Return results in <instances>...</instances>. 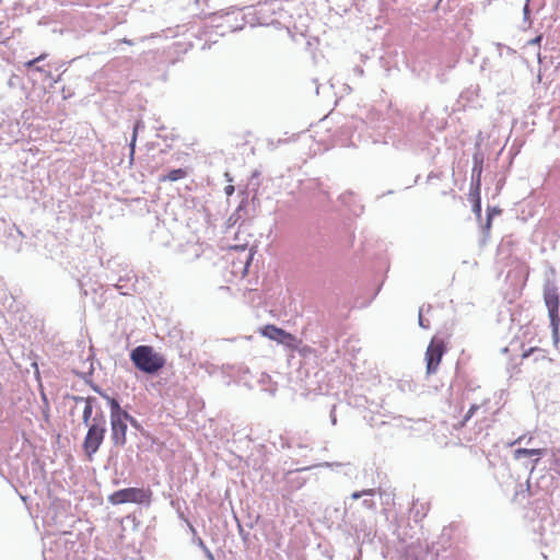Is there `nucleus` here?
I'll use <instances>...</instances> for the list:
<instances>
[{
    "label": "nucleus",
    "instance_id": "nucleus-1",
    "mask_svg": "<svg viewBox=\"0 0 560 560\" xmlns=\"http://www.w3.org/2000/svg\"><path fill=\"white\" fill-rule=\"evenodd\" d=\"M103 397L110 409L112 441L116 446H124L127 442V422L136 423V420L120 407L117 399L108 396L101 389H95Z\"/></svg>",
    "mask_w": 560,
    "mask_h": 560
},
{
    "label": "nucleus",
    "instance_id": "nucleus-2",
    "mask_svg": "<svg viewBox=\"0 0 560 560\" xmlns=\"http://www.w3.org/2000/svg\"><path fill=\"white\" fill-rule=\"evenodd\" d=\"M133 365L147 374H155L164 368L166 360L151 346H138L130 352Z\"/></svg>",
    "mask_w": 560,
    "mask_h": 560
},
{
    "label": "nucleus",
    "instance_id": "nucleus-3",
    "mask_svg": "<svg viewBox=\"0 0 560 560\" xmlns=\"http://www.w3.org/2000/svg\"><path fill=\"white\" fill-rule=\"evenodd\" d=\"M106 433V420L103 412L93 417L92 423L88 428L82 448L89 460L93 459L94 454L102 445Z\"/></svg>",
    "mask_w": 560,
    "mask_h": 560
},
{
    "label": "nucleus",
    "instance_id": "nucleus-4",
    "mask_svg": "<svg viewBox=\"0 0 560 560\" xmlns=\"http://www.w3.org/2000/svg\"><path fill=\"white\" fill-rule=\"evenodd\" d=\"M254 255V247H249L247 244L231 246L225 256L231 265V272L235 277L244 278L248 272Z\"/></svg>",
    "mask_w": 560,
    "mask_h": 560
},
{
    "label": "nucleus",
    "instance_id": "nucleus-5",
    "mask_svg": "<svg viewBox=\"0 0 560 560\" xmlns=\"http://www.w3.org/2000/svg\"><path fill=\"white\" fill-rule=\"evenodd\" d=\"M152 492L150 489L143 488H126L118 491L113 492L108 497V501L114 504H124V503H149L151 501Z\"/></svg>",
    "mask_w": 560,
    "mask_h": 560
},
{
    "label": "nucleus",
    "instance_id": "nucleus-6",
    "mask_svg": "<svg viewBox=\"0 0 560 560\" xmlns=\"http://www.w3.org/2000/svg\"><path fill=\"white\" fill-rule=\"evenodd\" d=\"M446 349V341L442 337L434 336L431 339L424 355L428 375L436 373Z\"/></svg>",
    "mask_w": 560,
    "mask_h": 560
},
{
    "label": "nucleus",
    "instance_id": "nucleus-7",
    "mask_svg": "<svg viewBox=\"0 0 560 560\" xmlns=\"http://www.w3.org/2000/svg\"><path fill=\"white\" fill-rule=\"evenodd\" d=\"M533 353H537V355L535 357V362L538 364V369L534 370V377H548L550 375L552 360L549 357H547V354L542 350L538 348H530L529 350L525 351L522 354V358L526 359Z\"/></svg>",
    "mask_w": 560,
    "mask_h": 560
},
{
    "label": "nucleus",
    "instance_id": "nucleus-8",
    "mask_svg": "<svg viewBox=\"0 0 560 560\" xmlns=\"http://www.w3.org/2000/svg\"><path fill=\"white\" fill-rule=\"evenodd\" d=\"M544 300L551 318L558 316L560 300L558 288L555 284H547L544 289Z\"/></svg>",
    "mask_w": 560,
    "mask_h": 560
},
{
    "label": "nucleus",
    "instance_id": "nucleus-9",
    "mask_svg": "<svg viewBox=\"0 0 560 560\" xmlns=\"http://www.w3.org/2000/svg\"><path fill=\"white\" fill-rule=\"evenodd\" d=\"M547 450L546 448H526V447H520L514 450L513 452V458L515 460H521L523 458H530L532 459V466L530 470H534L537 466L540 458L546 455Z\"/></svg>",
    "mask_w": 560,
    "mask_h": 560
},
{
    "label": "nucleus",
    "instance_id": "nucleus-10",
    "mask_svg": "<svg viewBox=\"0 0 560 560\" xmlns=\"http://www.w3.org/2000/svg\"><path fill=\"white\" fill-rule=\"evenodd\" d=\"M285 332L284 329L277 327L276 325L268 324L259 329V334L270 340L280 342V339L283 337Z\"/></svg>",
    "mask_w": 560,
    "mask_h": 560
},
{
    "label": "nucleus",
    "instance_id": "nucleus-11",
    "mask_svg": "<svg viewBox=\"0 0 560 560\" xmlns=\"http://www.w3.org/2000/svg\"><path fill=\"white\" fill-rule=\"evenodd\" d=\"M489 402H490V399L489 398H485L482 399V401L480 404H472L470 406V408L468 409V411L466 412V415L464 416L462 422H460V427H464L466 425V423L475 416V413L478 411V410H482V413H488L489 411Z\"/></svg>",
    "mask_w": 560,
    "mask_h": 560
},
{
    "label": "nucleus",
    "instance_id": "nucleus-12",
    "mask_svg": "<svg viewBox=\"0 0 560 560\" xmlns=\"http://www.w3.org/2000/svg\"><path fill=\"white\" fill-rule=\"evenodd\" d=\"M480 174H481V167L478 171V177L475 184V188L471 190V196L474 197V212L480 217L481 214V200H480Z\"/></svg>",
    "mask_w": 560,
    "mask_h": 560
},
{
    "label": "nucleus",
    "instance_id": "nucleus-13",
    "mask_svg": "<svg viewBox=\"0 0 560 560\" xmlns=\"http://www.w3.org/2000/svg\"><path fill=\"white\" fill-rule=\"evenodd\" d=\"M82 400H84L85 402V406H84V409H83V413H82V420H83V423L89 428V425L92 423V413H93V408H94V404L96 402V399L94 397H86V398H81Z\"/></svg>",
    "mask_w": 560,
    "mask_h": 560
},
{
    "label": "nucleus",
    "instance_id": "nucleus-14",
    "mask_svg": "<svg viewBox=\"0 0 560 560\" xmlns=\"http://www.w3.org/2000/svg\"><path fill=\"white\" fill-rule=\"evenodd\" d=\"M188 176L187 168H175L170 171L166 175L160 177L161 183L165 182H177Z\"/></svg>",
    "mask_w": 560,
    "mask_h": 560
},
{
    "label": "nucleus",
    "instance_id": "nucleus-15",
    "mask_svg": "<svg viewBox=\"0 0 560 560\" xmlns=\"http://www.w3.org/2000/svg\"><path fill=\"white\" fill-rule=\"evenodd\" d=\"M301 342V340H298V338L285 331L283 334V337L280 339V345H283L284 347L289 348V349H292V350H295L298 348V345Z\"/></svg>",
    "mask_w": 560,
    "mask_h": 560
},
{
    "label": "nucleus",
    "instance_id": "nucleus-16",
    "mask_svg": "<svg viewBox=\"0 0 560 560\" xmlns=\"http://www.w3.org/2000/svg\"><path fill=\"white\" fill-rule=\"evenodd\" d=\"M47 54L46 52H43L40 54L38 57L32 59V60H28L24 63V67L27 68V69H34L35 70V67L38 62L45 60L47 58Z\"/></svg>",
    "mask_w": 560,
    "mask_h": 560
},
{
    "label": "nucleus",
    "instance_id": "nucleus-17",
    "mask_svg": "<svg viewBox=\"0 0 560 560\" xmlns=\"http://www.w3.org/2000/svg\"><path fill=\"white\" fill-rule=\"evenodd\" d=\"M363 495H374V489H366V490L353 492L351 497H352V499L357 500Z\"/></svg>",
    "mask_w": 560,
    "mask_h": 560
},
{
    "label": "nucleus",
    "instance_id": "nucleus-18",
    "mask_svg": "<svg viewBox=\"0 0 560 560\" xmlns=\"http://www.w3.org/2000/svg\"><path fill=\"white\" fill-rule=\"evenodd\" d=\"M523 441H525L527 444H530L533 441V436L530 434H523L518 436L515 441H513L511 445L520 444Z\"/></svg>",
    "mask_w": 560,
    "mask_h": 560
},
{
    "label": "nucleus",
    "instance_id": "nucleus-19",
    "mask_svg": "<svg viewBox=\"0 0 560 560\" xmlns=\"http://www.w3.org/2000/svg\"><path fill=\"white\" fill-rule=\"evenodd\" d=\"M234 190H235V189H234V186H233V185H228V186H225V188H224V191H225V195H226V196H231V195H233Z\"/></svg>",
    "mask_w": 560,
    "mask_h": 560
},
{
    "label": "nucleus",
    "instance_id": "nucleus-20",
    "mask_svg": "<svg viewBox=\"0 0 560 560\" xmlns=\"http://www.w3.org/2000/svg\"><path fill=\"white\" fill-rule=\"evenodd\" d=\"M136 138H137V136H136V132H135V133H133V137H132V140H131V153H133V151H135V142H136Z\"/></svg>",
    "mask_w": 560,
    "mask_h": 560
},
{
    "label": "nucleus",
    "instance_id": "nucleus-21",
    "mask_svg": "<svg viewBox=\"0 0 560 560\" xmlns=\"http://www.w3.org/2000/svg\"><path fill=\"white\" fill-rule=\"evenodd\" d=\"M541 40V36H537L534 39L530 40V44H539Z\"/></svg>",
    "mask_w": 560,
    "mask_h": 560
},
{
    "label": "nucleus",
    "instance_id": "nucleus-22",
    "mask_svg": "<svg viewBox=\"0 0 560 560\" xmlns=\"http://www.w3.org/2000/svg\"><path fill=\"white\" fill-rule=\"evenodd\" d=\"M419 325L423 328H427V326L423 324V319H422V315L421 313L419 314Z\"/></svg>",
    "mask_w": 560,
    "mask_h": 560
},
{
    "label": "nucleus",
    "instance_id": "nucleus-23",
    "mask_svg": "<svg viewBox=\"0 0 560 560\" xmlns=\"http://www.w3.org/2000/svg\"><path fill=\"white\" fill-rule=\"evenodd\" d=\"M35 71H37V72H44V71H45V69H44L43 67H40V66H37V65H36V67H35Z\"/></svg>",
    "mask_w": 560,
    "mask_h": 560
},
{
    "label": "nucleus",
    "instance_id": "nucleus-24",
    "mask_svg": "<svg viewBox=\"0 0 560 560\" xmlns=\"http://www.w3.org/2000/svg\"><path fill=\"white\" fill-rule=\"evenodd\" d=\"M490 224H491V218L489 217L488 218V226H490Z\"/></svg>",
    "mask_w": 560,
    "mask_h": 560
},
{
    "label": "nucleus",
    "instance_id": "nucleus-25",
    "mask_svg": "<svg viewBox=\"0 0 560 560\" xmlns=\"http://www.w3.org/2000/svg\"><path fill=\"white\" fill-rule=\"evenodd\" d=\"M124 43H125V44H131V43H130L129 40H127V39H124Z\"/></svg>",
    "mask_w": 560,
    "mask_h": 560
}]
</instances>
